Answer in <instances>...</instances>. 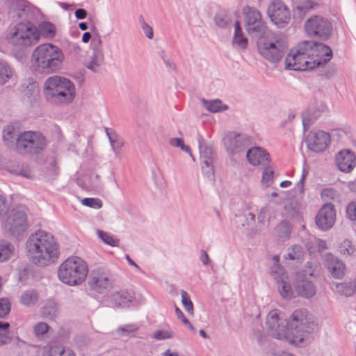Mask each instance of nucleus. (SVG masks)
I'll use <instances>...</instances> for the list:
<instances>
[{
  "instance_id": "6e6552de",
  "label": "nucleus",
  "mask_w": 356,
  "mask_h": 356,
  "mask_svg": "<svg viewBox=\"0 0 356 356\" xmlns=\"http://www.w3.org/2000/svg\"><path fill=\"white\" fill-rule=\"evenodd\" d=\"M47 145L44 136L38 131H27L19 133L15 142V150L22 155H36Z\"/></svg>"
},
{
  "instance_id": "aec40b11",
  "label": "nucleus",
  "mask_w": 356,
  "mask_h": 356,
  "mask_svg": "<svg viewBox=\"0 0 356 356\" xmlns=\"http://www.w3.org/2000/svg\"><path fill=\"white\" fill-rule=\"evenodd\" d=\"M12 17L19 19V22H31L34 19L35 10L23 0H17L13 4Z\"/></svg>"
},
{
  "instance_id": "1a4fd4ad",
  "label": "nucleus",
  "mask_w": 356,
  "mask_h": 356,
  "mask_svg": "<svg viewBox=\"0 0 356 356\" xmlns=\"http://www.w3.org/2000/svg\"><path fill=\"white\" fill-rule=\"evenodd\" d=\"M307 40L300 42L295 49L287 54L285 59V68L296 71L313 70L308 50Z\"/></svg>"
},
{
  "instance_id": "49530a36",
  "label": "nucleus",
  "mask_w": 356,
  "mask_h": 356,
  "mask_svg": "<svg viewBox=\"0 0 356 356\" xmlns=\"http://www.w3.org/2000/svg\"><path fill=\"white\" fill-rule=\"evenodd\" d=\"M11 76V70L8 63L0 60V84L6 83Z\"/></svg>"
},
{
  "instance_id": "a211bd4d",
  "label": "nucleus",
  "mask_w": 356,
  "mask_h": 356,
  "mask_svg": "<svg viewBox=\"0 0 356 356\" xmlns=\"http://www.w3.org/2000/svg\"><path fill=\"white\" fill-rule=\"evenodd\" d=\"M102 43V41L99 36L92 40L93 51L86 63V67L93 72L99 71L100 66L103 64L104 60Z\"/></svg>"
},
{
  "instance_id": "6ab92c4d",
  "label": "nucleus",
  "mask_w": 356,
  "mask_h": 356,
  "mask_svg": "<svg viewBox=\"0 0 356 356\" xmlns=\"http://www.w3.org/2000/svg\"><path fill=\"white\" fill-rule=\"evenodd\" d=\"M335 210L331 204H325L318 211L316 217V223L322 229H329L335 222Z\"/></svg>"
},
{
  "instance_id": "423d86ee",
  "label": "nucleus",
  "mask_w": 356,
  "mask_h": 356,
  "mask_svg": "<svg viewBox=\"0 0 356 356\" xmlns=\"http://www.w3.org/2000/svg\"><path fill=\"white\" fill-rule=\"evenodd\" d=\"M88 273V264L83 259L79 257H70L60 265L58 277L62 283L74 286L82 284Z\"/></svg>"
},
{
  "instance_id": "20e7f679",
  "label": "nucleus",
  "mask_w": 356,
  "mask_h": 356,
  "mask_svg": "<svg viewBox=\"0 0 356 356\" xmlns=\"http://www.w3.org/2000/svg\"><path fill=\"white\" fill-rule=\"evenodd\" d=\"M44 92L47 100L55 105L70 104L76 96L74 83L67 78L57 75L45 81Z\"/></svg>"
},
{
  "instance_id": "864d4df0",
  "label": "nucleus",
  "mask_w": 356,
  "mask_h": 356,
  "mask_svg": "<svg viewBox=\"0 0 356 356\" xmlns=\"http://www.w3.org/2000/svg\"><path fill=\"white\" fill-rule=\"evenodd\" d=\"M318 4L311 0H305L301 4L297 6V9L300 12H307L316 9L318 7Z\"/></svg>"
},
{
  "instance_id": "f3484780",
  "label": "nucleus",
  "mask_w": 356,
  "mask_h": 356,
  "mask_svg": "<svg viewBox=\"0 0 356 356\" xmlns=\"http://www.w3.org/2000/svg\"><path fill=\"white\" fill-rule=\"evenodd\" d=\"M272 277L277 282V290L281 297L284 299L291 298L293 291L289 282V277L285 270L275 266L272 271Z\"/></svg>"
},
{
  "instance_id": "f8f14e48",
  "label": "nucleus",
  "mask_w": 356,
  "mask_h": 356,
  "mask_svg": "<svg viewBox=\"0 0 356 356\" xmlns=\"http://www.w3.org/2000/svg\"><path fill=\"white\" fill-rule=\"evenodd\" d=\"M223 143L229 156H240L250 145L251 139L245 134L229 132L223 137Z\"/></svg>"
},
{
  "instance_id": "c756f323",
  "label": "nucleus",
  "mask_w": 356,
  "mask_h": 356,
  "mask_svg": "<svg viewBox=\"0 0 356 356\" xmlns=\"http://www.w3.org/2000/svg\"><path fill=\"white\" fill-rule=\"evenodd\" d=\"M19 133H18L14 127L7 126L3 130V140L5 145L8 147H14L15 149L16 138H17Z\"/></svg>"
},
{
  "instance_id": "37998d69",
  "label": "nucleus",
  "mask_w": 356,
  "mask_h": 356,
  "mask_svg": "<svg viewBox=\"0 0 356 356\" xmlns=\"http://www.w3.org/2000/svg\"><path fill=\"white\" fill-rule=\"evenodd\" d=\"M106 135L108 136L113 151L118 154L120 152L121 148L124 145V140L121 137L116 135L113 136L108 131V129H106Z\"/></svg>"
},
{
  "instance_id": "3c124183",
  "label": "nucleus",
  "mask_w": 356,
  "mask_h": 356,
  "mask_svg": "<svg viewBox=\"0 0 356 356\" xmlns=\"http://www.w3.org/2000/svg\"><path fill=\"white\" fill-rule=\"evenodd\" d=\"M340 251L343 255H351L355 251V247L350 240H344L339 246Z\"/></svg>"
},
{
  "instance_id": "473e14b6",
  "label": "nucleus",
  "mask_w": 356,
  "mask_h": 356,
  "mask_svg": "<svg viewBox=\"0 0 356 356\" xmlns=\"http://www.w3.org/2000/svg\"><path fill=\"white\" fill-rule=\"evenodd\" d=\"M245 26H252L254 23L262 20L260 13L254 8L246 7L244 8Z\"/></svg>"
},
{
  "instance_id": "58836bf2",
  "label": "nucleus",
  "mask_w": 356,
  "mask_h": 356,
  "mask_svg": "<svg viewBox=\"0 0 356 356\" xmlns=\"http://www.w3.org/2000/svg\"><path fill=\"white\" fill-rule=\"evenodd\" d=\"M202 104L207 108V109L211 113H217L227 109V106L222 105V102L219 99L215 100H207L205 99H202Z\"/></svg>"
},
{
  "instance_id": "f704fd0d",
  "label": "nucleus",
  "mask_w": 356,
  "mask_h": 356,
  "mask_svg": "<svg viewBox=\"0 0 356 356\" xmlns=\"http://www.w3.org/2000/svg\"><path fill=\"white\" fill-rule=\"evenodd\" d=\"M43 356H75L70 349H65L62 346H51L43 353Z\"/></svg>"
},
{
  "instance_id": "13d9d810",
  "label": "nucleus",
  "mask_w": 356,
  "mask_h": 356,
  "mask_svg": "<svg viewBox=\"0 0 356 356\" xmlns=\"http://www.w3.org/2000/svg\"><path fill=\"white\" fill-rule=\"evenodd\" d=\"M9 209V204L6 198L0 195V218L4 216Z\"/></svg>"
},
{
  "instance_id": "c9c22d12",
  "label": "nucleus",
  "mask_w": 356,
  "mask_h": 356,
  "mask_svg": "<svg viewBox=\"0 0 356 356\" xmlns=\"http://www.w3.org/2000/svg\"><path fill=\"white\" fill-rule=\"evenodd\" d=\"M197 140L200 153V158L202 160V166H213V154L212 150H208V152L210 154V156L204 155V153L202 152L203 137L200 134H197Z\"/></svg>"
},
{
  "instance_id": "4468645a",
  "label": "nucleus",
  "mask_w": 356,
  "mask_h": 356,
  "mask_svg": "<svg viewBox=\"0 0 356 356\" xmlns=\"http://www.w3.org/2000/svg\"><path fill=\"white\" fill-rule=\"evenodd\" d=\"M309 54L313 69L327 63L332 57V51L327 45L313 41H307Z\"/></svg>"
},
{
  "instance_id": "ea45409f",
  "label": "nucleus",
  "mask_w": 356,
  "mask_h": 356,
  "mask_svg": "<svg viewBox=\"0 0 356 356\" xmlns=\"http://www.w3.org/2000/svg\"><path fill=\"white\" fill-rule=\"evenodd\" d=\"M303 257V251L301 246L298 245H293L289 249L288 253L284 256V259L295 261L296 262H301Z\"/></svg>"
},
{
  "instance_id": "4c0bfd02",
  "label": "nucleus",
  "mask_w": 356,
  "mask_h": 356,
  "mask_svg": "<svg viewBox=\"0 0 356 356\" xmlns=\"http://www.w3.org/2000/svg\"><path fill=\"white\" fill-rule=\"evenodd\" d=\"M14 252V246L7 241H0V262L10 259Z\"/></svg>"
},
{
  "instance_id": "0eeeda50",
  "label": "nucleus",
  "mask_w": 356,
  "mask_h": 356,
  "mask_svg": "<svg viewBox=\"0 0 356 356\" xmlns=\"http://www.w3.org/2000/svg\"><path fill=\"white\" fill-rule=\"evenodd\" d=\"M259 54L271 63H277L288 47L286 38L281 33H268L257 41Z\"/></svg>"
},
{
  "instance_id": "4be33fe9",
  "label": "nucleus",
  "mask_w": 356,
  "mask_h": 356,
  "mask_svg": "<svg viewBox=\"0 0 356 356\" xmlns=\"http://www.w3.org/2000/svg\"><path fill=\"white\" fill-rule=\"evenodd\" d=\"M246 158L248 161L254 166L258 165L266 166L270 161L269 154L259 147L249 149L246 153Z\"/></svg>"
},
{
  "instance_id": "e433bc0d",
  "label": "nucleus",
  "mask_w": 356,
  "mask_h": 356,
  "mask_svg": "<svg viewBox=\"0 0 356 356\" xmlns=\"http://www.w3.org/2000/svg\"><path fill=\"white\" fill-rule=\"evenodd\" d=\"M37 29L40 35H42L46 38H52L56 35V27L51 22H43L40 24L38 28Z\"/></svg>"
},
{
  "instance_id": "338daca9",
  "label": "nucleus",
  "mask_w": 356,
  "mask_h": 356,
  "mask_svg": "<svg viewBox=\"0 0 356 356\" xmlns=\"http://www.w3.org/2000/svg\"><path fill=\"white\" fill-rule=\"evenodd\" d=\"M200 260L204 265H208L211 262V259L206 251H201Z\"/></svg>"
},
{
  "instance_id": "39448f33",
  "label": "nucleus",
  "mask_w": 356,
  "mask_h": 356,
  "mask_svg": "<svg viewBox=\"0 0 356 356\" xmlns=\"http://www.w3.org/2000/svg\"><path fill=\"white\" fill-rule=\"evenodd\" d=\"M6 39L14 50L23 52L39 41L40 33L32 22H18L10 29Z\"/></svg>"
},
{
  "instance_id": "a878e982",
  "label": "nucleus",
  "mask_w": 356,
  "mask_h": 356,
  "mask_svg": "<svg viewBox=\"0 0 356 356\" xmlns=\"http://www.w3.org/2000/svg\"><path fill=\"white\" fill-rule=\"evenodd\" d=\"M112 302L118 307H128L134 300L133 293L121 290L111 295Z\"/></svg>"
},
{
  "instance_id": "e2e57ef3",
  "label": "nucleus",
  "mask_w": 356,
  "mask_h": 356,
  "mask_svg": "<svg viewBox=\"0 0 356 356\" xmlns=\"http://www.w3.org/2000/svg\"><path fill=\"white\" fill-rule=\"evenodd\" d=\"M142 29L149 39H152L153 38V30L152 28L148 25L145 21L142 23Z\"/></svg>"
},
{
  "instance_id": "2f4dec72",
  "label": "nucleus",
  "mask_w": 356,
  "mask_h": 356,
  "mask_svg": "<svg viewBox=\"0 0 356 356\" xmlns=\"http://www.w3.org/2000/svg\"><path fill=\"white\" fill-rule=\"evenodd\" d=\"M233 18L232 13L225 10H220L216 13L214 20L218 26L227 28L232 24Z\"/></svg>"
},
{
  "instance_id": "b1692460",
  "label": "nucleus",
  "mask_w": 356,
  "mask_h": 356,
  "mask_svg": "<svg viewBox=\"0 0 356 356\" xmlns=\"http://www.w3.org/2000/svg\"><path fill=\"white\" fill-rule=\"evenodd\" d=\"M325 266L334 278H341L345 274V265L332 254L325 256Z\"/></svg>"
},
{
  "instance_id": "393cba45",
  "label": "nucleus",
  "mask_w": 356,
  "mask_h": 356,
  "mask_svg": "<svg viewBox=\"0 0 356 356\" xmlns=\"http://www.w3.org/2000/svg\"><path fill=\"white\" fill-rule=\"evenodd\" d=\"M22 100L24 103L32 105L39 97V89L35 81H29L22 86Z\"/></svg>"
},
{
  "instance_id": "9b49d317",
  "label": "nucleus",
  "mask_w": 356,
  "mask_h": 356,
  "mask_svg": "<svg viewBox=\"0 0 356 356\" xmlns=\"http://www.w3.org/2000/svg\"><path fill=\"white\" fill-rule=\"evenodd\" d=\"M28 227L26 209L22 207L13 209L8 216L6 228L8 232L15 238H18Z\"/></svg>"
},
{
  "instance_id": "bb28decb",
  "label": "nucleus",
  "mask_w": 356,
  "mask_h": 356,
  "mask_svg": "<svg viewBox=\"0 0 356 356\" xmlns=\"http://www.w3.org/2000/svg\"><path fill=\"white\" fill-rule=\"evenodd\" d=\"M332 289L341 296L350 297L356 294V275L353 282H344L341 283H333Z\"/></svg>"
},
{
  "instance_id": "7ed1b4c3",
  "label": "nucleus",
  "mask_w": 356,
  "mask_h": 356,
  "mask_svg": "<svg viewBox=\"0 0 356 356\" xmlns=\"http://www.w3.org/2000/svg\"><path fill=\"white\" fill-rule=\"evenodd\" d=\"M65 54L58 46L44 43L38 46L31 55V65L35 72L50 74L63 67Z\"/></svg>"
},
{
  "instance_id": "5701e85b",
  "label": "nucleus",
  "mask_w": 356,
  "mask_h": 356,
  "mask_svg": "<svg viewBox=\"0 0 356 356\" xmlns=\"http://www.w3.org/2000/svg\"><path fill=\"white\" fill-rule=\"evenodd\" d=\"M336 163L341 172H350L356 165V156L349 150L341 151L337 154Z\"/></svg>"
},
{
  "instance_id": "c03bdc74",
  "label": "nucleus",
  "mask_w": 356,
  "mask_h": 356,
  "mask_svg": "<svg viewBox=\"0 0 356 356\" xmlns=\"http://www.w3.org/2000/svg\"><path fill=\"white\" fill-rule=\"evenodd\" d=\"M97 234L104 243L113 247L119 246L120 241L118 238H114L110 234L102 230H97Z\"/></svg>"
},
{
  "instance_id": "774afa93",
  "label": "nucleus",
  "mask_w": 356,
  "mask_h": 356,
  "mask_svg": "<svg viewBox=\"0 0 356 356\" xmlns=\"http://www.w3.org/2000/svg\"><path fill=\"white\" fill-rule=\"evenodd\" d=\"M87 12L83 8H79L75 11V17L79 19H83L86 17Z\"/></svg>"
},
{
  "instance_id": "412c9836",
  "label": "nucleus",
  "mask_w": 356,
  "mask_h": 356,
  "mask_svg": "<svg viewBox=\"0 0 356 356\" xmlns=\"http://www.w3.org/2000/svg\"><path fill=\"white\" fill-rule=\"evenodd\" d=\"M297 280L294 283L295 291L298 296L309 298L316 294V287L313 282L307 279L304 274H297Z\"/></svg>"
},
{
  "instance_id": "0e129e2a",
  "label": "nucleus",
  "mask_w": 356,
  "mask_h": 356,
  "mask_svg": "<svg viewBox=\"0 0 356 356\" xmlns=\"http://www.w3.org/2000/svg\"><path fill=\"white\" fill-rule=\"evenodd\" d=\"M306 175H307V172L304 170L302 172L300 180L296 184L297 188L298 189L299 192L301 193H303V191H304V181L306 178Z\"/></svg>"
},
{
  "instance_id": "8fccbe9b",
  "label": "nucleus",
  "mask_w": 356,
  "mask_h": 356,
  "mask_svg": "<svg viewBox=\"0 0 356 356\" xmlns=\"http://www.w3.org/2000/svg\"><path fill=\"white\" fill-rule=\"evenodd\" d=\"M10 302L8 298H0V318H5L10 312Z\"/></svg>"
},
{
  "instance_id": "69168bd1",
  "label": "nucleus",
  "mask_w": 356,
  "mask_h": 356,
  "mask_svg": "<svg viewBox=\"0 0 356 356\" xmlns=\"http://www.w3.org/2000/svg\"><path fill=\"white\" fill-rule=\"evenodd\" d=\"M268 211V207H262L259 213H258V216H257V219H258V222H260V223H264V220H265V218H266V212Z\"/></svg>"
},
{
  "instance_id": "bf43d9fd",
  "label": "nucleus",
  "mask_w": 356,
  "mask_h": 356,
  "mask_svg": "<svg viewBox=\"0 0 356 356\" xmlns=\"http://www.w3.org/2000/svg\"><path fill=\"white\" fill-rule=\"evenodd\" d=\"M138 330V327L136 324H127L120 327L118 329V332H127L128 334L136 332Z\"/></svg>"
},
{
  "instance_id": "2eb2a0df",
  "label": "nucleus",
  "mask_w": 356,
  "mask_h": 356,
  "mask_svg": "<svg viewBox=\"0 0 356 356\" xmlns=\"http://www.w3.org/2000/svg\"><path fill=\"white\" fill-rule=\"evenodd\" d=\"M268 14L272 22L279 28L286 26L291 19L289 8L281 0H274L269 5Z\"/></svg>"
},
{
  "instance_id": "f03ea898",
  "label": "nucleus",
  "mask_w": 356,
  "mask_h": 356,
  "mask_svg": "<svg viewBox=\"0 0 356 356\" xmlns=\"http://www.w3.org/2000/svg\"><path fill=\"white\" fill-rule=\"evenodd\" d=\"M26 249L33 264L47 266L58 259L59 245L54 236L44 230L31 234L26 240Z\"/></svg>"
},
{
  "instance_id": "cd10ccee",
  "label": "nucleus",
  "mask_w": 356,
  "mask_h": 356,
  "mask_svg": "<svg viewBox=\"0 0 356 356\" xmlns=\"http://www.w3.org/2000/svg\"><path fill=\"white\" fill-rule=\"evenodd\" d=\"M245 29L248 34L253 38L260 39L261 37H266L268 33H272L267 29L266 24L261 20L258 23H254L252 26H245Z\"/></svg>"
},
{
  "instance_id": "603ef678",
  "label": "nucleus",
  "mask_w": 356,
  "mask_h": 356,
  "mask_svg": "<svg viewBox=\"0 0 356 356\" xmlns=\"http://www.w3.org/2000/svg\"><path fill=\"white\" fill-rule=\"evenodd\" d=\"M82 204L92 209H100L102 207V202L99 198L86 197L81 200Z\"/></svg>"
},
{
  "instance_id": "4d7b16f0",
  "label": "nucleus",
  "mask_w": 356,
  "mask_h": 356,
  "mask_svg": "<svg viewBox=\"0 0 356 356\" xmlns=\"http://www.w3.org/2000/svg\"><path fill=\"white\" fill-rule=\"evenodd\" d=\"M347 216L352 220H356V201L351 202L346 207Z\"/></svg>"
},
{
  "instance_id": "680f3d73",
  "label": "nucleus",
  "mask_w": 356,
  "mask_h": 356,
  "mask_svg": "<svg viewBox=\"0 0 356 356\" xmlns=\"http://www.w3.org/2000/svg\"><path fill=\"white\" fill-rule=\"evenodd\" d=\"M10 172L12 173L19 175L28 179H31L33 177L31 170L27 168H22L19 170H10Z\"/></svg>"
},
{
  "instance_id": "09e8293b",
  "label": "nucleus",
  "mask_w": 356,
  "mask_h": 356,
  "mask_svg": "<svg viewBox=\"0 0 356 356\" xmlns=\"http://www.w3.org/2000/svg\"><path fill=\"white\" fill-rule=\"evenodd\" d=\"M170 144L173 147H179L184 152L188 153L190 154V156L192 157V159L194 160V158L191 152L190 147L188 145H186L184 143V140L181 138H172L170 140Z\"/></svg>"
},
{
  "instance_id": "a19ab883",
  "label": "nucleus",
  "mask_w": 356,
  "mask_h": 356,
  "mask_svg": "<svg viewBox=\"0 0 356 356\" xmlns=\"http://www.w3.org/2000/svg\"><path fill=\"white\" fill-rule=\"evenodd\" d=\"M10 323L0 321V346L9 343L12 341V337L8 330Z\"/></svg>"
},
{
  "instance_id": "f257e3e1",
  "label": "nucleus",
  "mask_w": 356,
  "mask_h": 356,
  "mask_svg": "<svg viewBox=\"0 0 356 356\" xmlns=\"http://www.w3.org/2000/svg\"><path fill=\"white\" fill-rule=\"evenodd\" d=\"M266 325L269 335L295 345L303 342L318 328L312 316L302 309L294 311L289 321L280 317L277 310H272L267 316Z\"/></svg>"
},
{
  "instance_id": "72a5a7b5",
  "label": "nucleus",
  "mask_w": 356,
  "mask_h": 356,
  "mask_svg": "<svg viewBox=\"0 0 356 356\" xmlns=\"http://www.w3.org/2000/svg\"><path fill=\"white\" fill-rule=\"evenodd\" d=\"M42 314L43 317L54 319L58 314V305L54 300H48L42 307Z\"/></svg>"
},
{
  "instance_id": "ddd939ff",
  "label": "nucleus",
  "mask_w": 356,
  "mask_h": 356,
  "mask_svg": "<svg viewBox=\"0 0 356 356\" xmlns=\"http://www.w3.org/2000/svg\"><path fill=\"white\" fill-rule=\"evenodd\" d=\"M88 285L95 292L104 293L113 289V280L108 271L102 268H97L90 273Z\"/></svg>"
},
{
  "instance_id": "a18cd8bd",
  "label": "nucleus",
  "mask_w": 356,
  "mask_h": 356,
  "mask_svg": "<svg viewBox=\"0 0 356 356\" xmlns=\"http://www.w3.org/2000/svg\"><path fill=\"white\" fill-rule=\"evenodd\" d=\"M274 170L270 165H266L262 174L261 185L264 188L268 187L273 181Z\"/></svg>"
},
{
  "instance_id": "dca6fc26",
  "label": "nucleus",
  "mask_w": 356,
  "mask_h": 356,
  "mask_svg": "<svg viewBox=\"0 0 356 356\" xmlns=\"http://www.w3.org/2000/svg\"><path fill=\"white\" fill-rule=\"evenodd\" d=\"M330 143V137L328 133L323 131L311 132L308 134L306 143L309 149L321 152L324 151Z\"/></svg>"
},
{
  "instance_id": "79ce46f5",
  "label": "nucleus",
  "mask_w": 356,
  "mask_h": 356,
  "mask_svg": "<svg viewBox=\"0 0 356 356\" xmlns=\"http://www.w3.org/2000/svg\"><path fill=\"white\" fill-rule=\"evenodd\" d=\"M277 236L282 241L288 239L291 234V226L286 221L281 222L275 229Z\"/></svg>"
},
{
  "instance_id": "6e6d98bb",
  "label": "nucleus",
  "mask_w": 356,
  "mask_h": 356,
  "mask_svg": "<svg viewBox=\"0 0 356 356\" xmlns=\"http://www.w3.org/2000/svg\"><path fill=\"white\" fill-rule=\"evenodd\" d=\"M49 327L46 323L40 322L34 327V331L36 335H43L46 334Z\"/></svg>"
},
{
  "instance_id": "9d476101",
  "label": "nucleus",
  "mask_w": 356,
  "mask_h": 356,
  "mask_svg": "<svg viewBox=\"0 0 356 356\" xmlns=\"http://www.w3.org/2000/svg\"><path fill=\"white\" fill-rule=\"evenodd\" d=\"M304 28L308 35L321 40H327L332 31L331 23L320 15H314L309 18L305 22Z\"/></svg>"
},
{
  "instance_id": "5fc2aeb1",
  "label": "nucleus",
  "mask_w": 356,
  "mask_h": 356,
  "mask_svg": "<svg viewBox=\"0 0 356 356\" xmlns=\"http://www.w3.org/2000/svg\"><path fill=\"white\" fill-rule=\"evenodd\" d=\"M172 337V332L166 330H156L153 334V338L156 340H163Z\"/></svg>"
},
{
  "instance_id": "052dcab7",
  "label": "nucleus",
  "mask_w": 356,
  "mask_h": 356,
  "mask_svg": "<svg viewBox=\"0 0 356 356\" xmlns=\"http://www.w3.org/2000/svg\"><path fill=\"white\" fill-rule=\"evenodd\" d=\"M336 196V191L332 188H325L321 192V197L325 200L333 199Z\"/></svg>"
},
{
  "instance_id": "7c9ffc66",
  "label": "nucleus",
  "mask_w": 356,
  "mask_h": 356,
  "mask_svg": "<svg viewBox=\"0 0 356 356\" xmlns=\"http://www.w3.org/2000/svg\"><path fill=\"white\" fill-rule=\"evenodd\" d=\"M233 44H237L241 49H245L248 45V39L243 35L242 29L238 21L234 23V33Z\"/></svg>"
},
{
  "instance_id": "c85d7f7f",
  "label": "nucleus",
  "mask_w": 356,
  "mask_h": 356,
  "mask_svg": "<svg viewBox=\"0 0 356 356\" xmlns=\"http://www.w3.org/2000/svg\"><path fill=\"white\" fill-rule=\"evenodd\" d=\"M39 300V294L35 289H29L22 292L20 303L26 307L34 306Z\"/></svg>"
},
{
  "instance_id": "de8ad7c7",
  "label": "nucleus",
  "mask_w": 356,
  "mask_h": 356,
  "mask_svg": "<svg viewBox=\"0 0 356 356\" xmlns=\"http://www.w3.org/2000/svg\"><path fill=\"white\" fill-rule=\"evenodd\" d=\"M181 302L184 305L186 311L189 314H193V305L192 301L191 300L188 293L184 290L181 291Z\"/></svg>"
}]
</instances>
